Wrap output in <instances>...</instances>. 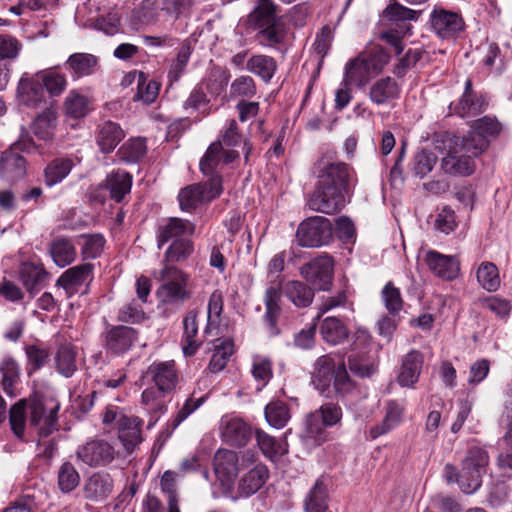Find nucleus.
I'll use <instances>...</instances> for the list:
<instances>
[{
  "label": "nucleus",
  "mask_w": 512,
  "mask_h": 512,
  "mask_svg": "<svg viewBox=\"0 0 512 512\" xmlns=\"http://www.w3.org/2000/svg\"><path fill=\"white\" fill-rule=\"evenodd\" d=\"M352 174L345 163L326 164L318 174L316 189L307 205L316 212L335 214L345 206V195L351 188Z\"/></svg>",
  "instance_id": "obj_1"
},
{
  "label": "nucleus",
  "mask_w": 512,
  "mask_h": 512,
  "mask_svg": "<svg viewBox=\"0 0 512 512\" xmlns=\"http://www.w3.org/2000/svg\"><path fill=\"white\" fill-rule=\"evenodd\" d=\"M58 406L47 412L45 403L39 399H21L9 410V424L13 434L28 441L34 434L39 437L48 436L54 429L57 420Z\"/></svg>",
  "instance_id": "obj_2"
},
{
  "label": "nucleus",
  "mask_w": 512,
  "mask_h": 512,
  "mask_svg": "<svg viewBox=\"0 0 512 512\" xmlns=\"http://www.w3.org/2000/svg\"><path fill=\"white\" fill-rule=\"evenodd\" d=\"M486 149V142L479 135L472 138L448 139L441 150V169L453 176H469L476 168L474 158Z\"/></svg>",
  "instance_id": "obj_3"
},
{
  "label": "nucleus",
  "mask_w": 512,
  "mask_h": 512,
  "mask_svg": "<svg viewBox=\"0 0 512 512\" xmlns=\"http://www.w3.org/2000/svg\"><path fill=\"white\" fill-rule=\"evenodd\" d=\"M273 0H258L249 14V22L259 28L258 39L262 45L275 46L284 41L287 28L284 21L276 16Z\"/></svg>",
  "instance_id": "obj_4"
},
{
  "label": "nucleus",
  "mask_w": 512,
  "mask_h": 512,
  "mask_svg": "<svg viewBox=\"0 0 512 512\" xmlns=\"http://www.w3.org/2000/svg\"><path fill=\"white\" fill-rule=\"evenodd\" d=\"M487 463L488 455L485 450H468L459 473L453 465L445 466L446 479L448 482H458L465 494H472L481 486V472Z\"/></svg>",
  "instance_id": "obj_5"
},
{
  "label": "nucleus",
  "mask_w": 512,
  "mask_h": 512,
  "mask_svg": "<svg viewBox=\"0 0 512 512\" xmlns=\"http://www.w3.org/2000/svg\"><path fill=\"white\" fill-rule=\"evenodd\" d=\"M157 279L162 282L157 290L161 302L183 303L191 298L192 293L188 289L190 276L176 266L164 264Z\"/></svg>",
  "instance_id": "obj_6"
},
{
  "label": "nucleus",
  "mask_w": 512,
  "mask_h": 512,
  "mask_svg": "<svg viewBox=\"0 0 512 512\" xmlns=\"http://www.w3.org/2000/svg\"><path fill=\"white\" fill-rule=\"evenodd\" d=\"M333 230L329 219L323 216L307 218L297 228L296 240L303 247H320L332 239Z\"/></svg>",
  "instance_id": "obj_7"
},
{
  "label": "nucleus",
  "mask_w": 512,
  "mask_h": 512,
  "mask_svg": "<svg viewBox=\"0 0 512 512\" xmlns=\"http://www.w3.org/2000/svg\"><path fill=\"white\" fill-rule=\"evenodd\" d=\"M343 416L342 408L333 402H327L306 418V437L319 445L325 438V427L338 424Z\"/></svg>",
  "instance_id": "obj_8"
},
{
  "label": "nucleus",
  "mask_w": 512,
  "mask_h": 512,
  "mask_svg": "<svg viewBox=\"0 0 512 512\" xmlns=\"http://www.w3.org/2000/svg\"><path fill=\"white\" fill-rule=\"evenodd\" d=\"M299 273L315 291H328L333 282L334 261L328 255H321L303 264Z\"/></svg>",
  "instance_id": "obj_9"
},
{
  "label": "nucleus",
  "mask_w": 512,
  "mask_h": 512,
  "mask_svg": "<svg viewBox=\"0 0 512 512\" xmlns=\"http://www.w3.org/2000/svg\"><path fill=\"white\" fill-rule=\"evenodd\" d=\"M31 141L19 140L9 149L3 151L0 155V178L10 184H13L26 175L27 163L25 158L17 150H28Z\"/></svg>",
  "instance_id": "obj_10"
},
{
  "label": "nucleus",
  "mask_w": 512,
  "mask_h": 512,
  "mask_svg": "<svg viewBox=\"0 0 512 512\" xmlns=\"http://www.w3.org/2000/svg\"><path fill=\"white\" fill-rule=\"evenodd\" d=\"M238 158L239 153L237 151L225 150L221 146V141H214L208 146L200 160V170L207 177V181L212 182L214 178H217L222 186L221 169Z\"/></svg>",
  "instance_id": "obj_11"
},
{
  "label": "nucleus",
  "mask_w": 512,
  "mask_h": 512,
  "mask_svg": "<svg viewBox=\"0 0 512 512\" xmlns=\"http://www.w3.org/2000/svg\"><path fill=\"white\" fill-rule=\"evenodd\" d=\"M253 461L251 450H216L213 458L214 471L222 481H231L240 467Z\"/></svg>",
  "instance_id": "obj_12"
},
{
  "label": "nucleus",
  "mask_w": 512,
  "mask_h": 512,
  "mask_svg": "<svg viewBox=\"0 0 512 512\" xmlns=\"http://www.w3.org/2000/svg\"><path fill=\"white\" fill-rule=\"evenodd\" d=\"M222 191L223 186L220 185L217 178H214L212 182L206 181L185 187L178 195L180 208L183 211H190L200 204L217 198Z\"/></svg>",
  "instance_id": "obj_13"
},
{
  "label": "nucleus",
  "mask_w": 512,
  "mask_h": 512,
  "mask_svg": "<svg viewBox=\"0 0 512 512\" xmlns=\"http://www.w3.org/2000/svg\"><path fill=\"white\" fill-rule=\"evenodd\" d=\"M138 331L132 327L109 326L103 333V345L108 353L123 355L138 342Z\"/></svg>",
  "instance_id": "obj_14"
},
{
  "label": "nucleus",
  "mask_w": 512,
  "mask_h": 512,
  "mask_svg": "<svg viewBox=\"0 0 512 512\" xmlns=\"http://www.w3.org/2000/svg\"><path fill=\"white\" fill-rule=\"evenodd\" d=\"M430 23L436 34L443 39L456 37L465 26L459 13L438 6L430 14Z\"/></svg>",
  "instance_id": "obj_15"
},
{
  "label": "nucleus",
  "mask_w": 512,
  "mask_h": 512,
  "mask_svg": "<svg viewBox=\"0 0 512 512\" xmlns=\"http://www.w3.org/2000/svg\"><path fill=\"white\" fill-rule=\"evenodd\" d=\"M17 99L27 107L38 108L46 104V94L38 74H22L17 86Z\"/></svg>",
  "instance_id": "obj_16"
},
{
  "label": "nucleus",
  "mask_w": 512,
  "mask_h": 512,
  "mask_svg": "<svg viewBox=\"0 0 512 512\" xmlns=\"http://www.w3.org/2000/svg\"><path fill=\"white\" fill-rule=\"evenodd\" d=\"M282 294L284 293L281 281L275 280L269 282L263 298L265 304V313L263 318L271 336L279 334L277 322L281 313L280 302Z\"/></svg>",
  "instance_id": "obj_17"
},
{
  "label": "nucleus",
  "mask_w": 512,
  "mask_h": 512,
  "mask_svg": "<svg viewBox=\"0 0 512 512\" xmlns=\"http://www.w3.org/2000/svg\"><path fill=\"white\" fill-rule=\"evenodd\" d=\"M424 262L430 271L444 280L456 279L460 272L459 261L451 255H444L435 250L425 253Z\"/></svg>",
  "instance_id": "obj_18"
},
{
  "label": "nucleus",
  "mask_w": 512,
  "mask_h": 512,
  "mask_svg": "<svg viewBox=\"0 0 512 512\" xmlns=\"http://www.w3.org/2000/svg\"><path fill=\"white\" fill-rule=\"evenodd\" d=\"M252 428L239 418L223 419L221 423L222 441L229 446L244 447L252 439Z\"/></svg>",
  "instance_id": "obj_19"
},
{
  "label": "nucleus",
  "mask_w": 512,
  "mask_h": 512,
  "mask_svg": "<svg viewBox=\"0 0 512 512\" xmlns=\"http://www.w3.org/2000/svg\"><path fill=\"white\" fill-rule=\"evenodd\" d=\"M424 362L423 354L418 350H411L401 361L396 378L401 387L414 388L418 382Z\"/></svg>",
  "instance_id": "obj_20"
},
{
  "label": "nucleus",
  "mask_w": 512,
  "mask_h": 512,
  "mask_svg": "<svg viewBox=\"0 0 512 512\" xmlns=\"http://www.w3.org/2000/svg\"><path fill=\"white\" fill-rule=\"evenodd\" d=\"M65 68L73 80L88 77L100 69L99 58L91 53L76 52L65 61Z\"/></svg>",
  "instance_id": "obj_21"
},
{
  "label": "nucleus",
  "mask_w": 512,
  "mask_h": 512,
  "mask_svg": "<svg viewBox=\"0 0 512 512\" xmlns=\"http://www.w3.org/2000/svg\"><path fill=\"white\" fill-rule=\"evenodd\" d=\"M114 489V481L108 473H94L87 478L83 485L84 497L92 502L106 500Z\"/></svg>",
  "instance_id": "obj_22"
},
{
  "label": "nucleus",
  "mask_w": 512,
  "mask_h": 512,
  "mask_svg": "<svg viewBox=\"0 0 512 512\" xmlns=\"http://www.w3.org/2000/svg\"><path fill=\"white\" fill-rule=\"evenodd\" d=\"M157 388L172 392L178 383V373L173 360L153 362L147 370Z\"/></svg>",
  "instance_id": "obj_23"
},
{
  "label": "nucleus",
  "mask_w": 512,
  "mask_h": 512,
  "mask_svg": "<svg viewBox=\"0 0 512 512\" xmlns=\"http://www.w3.org/2000/svg\"><path fill=\"white\" fill-rule=\"evenodd\" d=\"M93 269L91 263L71 267L62 273L56 285L62 287L69 295H73L81 285L92 280Z\"/></svg>",
  "instance_id": "obj_24"
},
{
  "label": "nucleus",
  "mask_w": 512,
  "mask_h": 512,
  "mask_svg": "<svg viewBox=\"0 0 512 512\" xmlns=\"http://www.w3.org/2000/svg\"><path fill=\"white\" fill-rule=\"evenodd\" d=\"M169 394L170 392L157 387H148L142 392L141 403L144 405L147 412L154 417V419L149 422L148 428L154 426L159 417L166 413Z\"/></svg>",
  "instance_id": "obj_25"
},
{
  "label": "nucleus",
  "mask_w": 512,
  "mask_h": 512,
  "mask_svg": "<svg viewBox=\"0 0 512 512\" xmlns=\"http://www.w3.org/2000/svg\"><path fill=\"white\" fill-rule=\"evenodd\" d=\"M195 225L180 218H170L158 228L157 242L160 249L170 240L182 239L186 235H192Z\"/></svg>",
  "instance_id": "obj_26"
},
{
  "label": "nucleus",
  "mask_w": 512,
  "mask_h": 512,
  "mask_svg": "<svg viewBox=\"0 0 512 512\" xmlns=\"http://www.w3.org/2000/svg\"><path fill=\"white\" fill-rule=\"evenodd\" d=\"M142 424V419L137 416H122L118 420V438L125 448H135L142 443Z\"/></svg>",
  "instance_id": "obj_27"
},
{
  "label": "nucleus",
  "mask_w": 512,
  "mask_h": 512,
  "mask_svg": "<svg viewBox=\"0 0 512 512\" xmlns=\"http://www.w3.org/2000/svg\"><path fill=\"white\" fill-rule=\"evenodd\" d=\"M401 88L392 77H384L375 81L369 90V99L380 106L399 98Z\"/></svg>",
  "instance_id": "obj_28"
},
{
  "label": "nucleus",
  "mask_w": 512,
  "mask_h": 512,
  "mask_svg": "<svg viewBox=\"0 0 512 512\" xmlns=\"http://www.w3.org/2000/svg\"><path fill=\"white\" fill-rule=\"evenodd\" d=\"M285 297L297 308L309 307L315 297V290L306 282L289 280L283 285Z\"/></svg>",
  "instance_id": "obj_29"
},
{
  "label": "nucleus",
  "mask_w": 512,
  "mask_h": 512,
  "mask_svg": "<svg viewBox=\"0 0 512 512\" xmlns=\"http://www.w3.org/2000/svg\"><path fill=\"white\" fill-rule=\"evenodd\" d=\"M125 134L119 124L106 121L96 132V144L102 153L112 152L124 138Z\"/></svg>",
  "instance_id": "obj_30"
},
{
  "label": "nucleus",
  "mask_w": 512,
  "mask_h": 512,
  "mask_svg": "<svg viewBox=\"0 0 512 512\" xmlns=\"http://www.w3.org/2000/svg\"><path fill=\"white\" fill-rule=\"evenodd\" d=\"M337 364L331 355H323L319 357L315 363V371L313 375V384L320 393L324 394L334 381Z\"/></svg>",
  "instance_id": "obj_31"
},
{
  "label": "nucleus",
  "mask_w": 512,
  "mask_h": 512,
  "mask_svg": "<svg viewBox=\"0 0 512 512\" xmlns=\"http://www.w3.org/2000/svg\"><path fill=\"white\" fill-rule=\"evenodd\" d=\"M269 478V471L264 465H257L241 477L238 483V493L249 497L258 492Z\"/></svg>",
  "instance_id": "obj_32"
},
{
  "label": "nucleus",
  "mask_w": 512,
  "mask_h": 512,
  "mask_svg": "<svg viewBox=\"0 0 512 512\" xmlns=\"http://www.w3.org/2000/svg\"><path fill=\"white\" fill-rule=\"evenodd\" d=\"M198 312L196 310L188 311L183 318L182 350L185 356L194 355L201 342L196 339L198 334Z\"/></svg>",
  "instance_id": "obj_33"
},
{
  "label": "nucleus",
  "mask_w": 512,
  "mask_h": 512,
  "mask_svg": "<svg viewBox=\"0 0 512 512\" xmlns=\"http://www.w3.org/2000/svg\"><path fill=\"white\" fill-rule=\"evenodd\" d=\"M49 252L54 263L61 268L71 264L77 256L73 242L62 236L55 237L51 241Z\"/></svg>",
  "instance_id": "obj_34"
},
{
  "label": "nucleus",
  "mask_w": 512,
  "mask_h": 512,
  "mask_svg": "<svg viewBox=\"0 0 512 512\" xmlns=\"http://www.w3.org/2000/svg\"><path fill=\"white\" fill-rule=\"evenodd\" d=\"M131 186L132 176L124 170L112 171L105 180V188L116 202H120L131 191Z\"/></svg>",
  "instance_id": "obj_35"
},
{
  "label": "nucleus",
  "mask_w": 512,
  "mask_h": 512,
  "mask_svg": "<svg viewBox=\"0 0 512 512\" xmlns=\"http://www.w3.org/2000/svg\"><path fill=\"white\" fill-rule=\"evenodd\" d=\"M305 512H326L328 490L323 477L318 478L304 500Z\"/></svg>",
  "instance_id": "obj_36"
},
{
  "label": "nucleus",
  "mask_w": 512,
  "mask_h": 512,
  "mask_svg": "<svg viewBox=\"0 0 512 512\" xmlns=\"http://www.w3.org/2000/svg\"><path fill=\"white\" fill-rule=\"evenodd\" d=\"M47 277L45 269L33 263H23L19 269V278L29 293L42 288Z\"/></svg>",
  "instance_id": "obj_37"
},
{
  "label": "nucleus",
  "mask_w": 512,
  "mask_h": 512,
  "mask_svg": "<svg viewBox=\"0 0 512 512\" xmlns=\"http://www.w3.org/2000/svg\"><path fill=\"white\" fill-rule=\"evenodd\" d=\"M66 114L71 118H83L88 115L92 109L91 99L77 89L68 92L64 100Z\"/></svg>",
  "instance_id": "obj_38"
},
{
  "label": "nucleus",
  "mask_w": 512,
  "mask_h": 512,
  "mask_svg": "<svg viewBox=\"0 0 512 512\" xmlns=\"http://www.w3.org/2000/svg\"><path fill=\"white\" fill-rule=\"evenodd\" d=\"M246 69L268 83L277 70V64L271 56L258 54L247 60Z\"/></svg>",
  "instance_id": "obj_39"
},
{
  "label": "nucleus",
  "mask_w": 512,
  "mask_h": 512,
  "mask_svg": "<svg viewBox=\"0 0 512 512\" xmlns=\"http://www.w3.org/2000/svg\"><path fill=\"white\" fill-rule=\"evenodd\" d=\"M74 166L71 158H56L52 160L44 169V182L48 187H52L62 182L71 172Z\"/></svg>",
  "instance_id": "obj_40"
},
{
  "label": "nucleus",
  "mask_w": 512,
  "mask_h": 512,
  "mask_svg": "<svg viewBox=\"0 0 512 512\" xmlns=\"http://www.w3.org/2000/svg\"><path fill=\"white\" fill-rule=\"evenodd\" d=\"M44 90L51 97H59L67 88L68 81L65 74L58 72L54 68H48L37 72Z\"/></svg>",
  "instance_id": "obj_41"
},
{
  "label": "nucleus",
  "mask_w": 512,
  "mask_h": 512,
  "mask_svg": "<svg viewBox=\"0 0 512 512\" xmlns=\"http://www.w3.org/2000/svg\"><path fill=\"white\" fill-rule=\"evenodd\" d=\"M475 274L478 284L487 292H495L500 288L499 270L494 263L489 261L480 263Z\"/></svg>",
  "instance_id": "obj_42"
},
{
  "label": "nucleus",
  "mask_w": 512,
  "mask_h": 512,
  "mask_svg": "<svg viewBox=\"0 0 512 512\" xmlns=\"http://www.w3.org/2000/svg\"><path fill=\"white\" fill-rule=\"evenodd\" d=\"M234 351L233 341L230 339H217L214 341V350L208 365V370L212 373L222 371Z\"/></svg>",
  "instance_id": "obj_43"
},
{
  "label": "nucleus",
  "mask_w": 512,
  "mask_h": 512,
  "mask_svg": "<svg viewBox=\"0 0 512 512\" xmlns=\"http://www.w3.org/2000/svg\"><path fill=\"white\" fill-rule=\"evenodd\" d=\"M485 107L481 97L462 95L457 103L450 105V110L462 118H470L481 114Z\"/></svg>",
  "instance_id": "obj_44"
},
{
  "label": "nucleus",
  "mask_w": 512,
  "mask_h": 512,
  "mask_svg": "<svg viewBox=\"0 0 512 512\" xmlns=\"http://www.w3.org/2000/svg\"><path fill=\"white\" fill-rule=\"evenodd\" d=\"M372 76L374 75L363 60H360L359 55L350 60L345 66L344 79L346 83H352L362 87L368 83Z\"/></svg>",
  "instance_id": "obj_45"
},
{
  "label": "nucleus",
  "mask_w": 512,
  "mask_h": 512,
  "mask_svg": "<svg viewBox=\"0 0 512 512\" xmlns=\"http://www.w3.org/2000/svg\"><path fill=\"white\" fill-rule=\"evenodd\" d=\"M161 84L148 79L144 72H139L137 80V92L133 96L134 101H142L144 104L153 103L159 95Z\"/></svg>",
  "instance_id": "obj_46"
},
{
  "label": "nucleus",
  "mask_w": 512,
  "mask_h": 512,
  "mask_svg": "<svg viewBox=\"0 0 512 512\" xmlns=\"http://www.w3.org/2000/svg\"><path fill=\"white\" fill-rule=\"evenodd\" d=\"M183 107L186 110L192 109L199 112L202 117H207L212 112L210 99L207 97L203 84H197L184 101Z\"/></svg>",
  "instance_id": "obj_47"
},
{
  "label": "nucleus",
  "mask_w": 512,
  "mask_h": 512,
  "mask_svg": "<svg viewBox=\"0 0 512 512\" xmlns=\"http://www.w3.org/2000/svg\"><path fill=\"white\" fill-rule=\"evenodd\" d=\"M229 78L230 75L226 70L213 67L199 84H203L204 90L206 89L211 95L219 96L226 89Z\"/></svg>",
  "instance_id": "obj_48"
},
{
  "label": "nucleus",
  "mask_w": 512,
  "mask_h": 512,
  "mask_svg": "<svg viewBox=\"0 0 512 512\" xmlns=\"http://www.w3.org/2000/svg\"><path fill=\"white\" fill-rule=\"evenodd\" d=\"M251 373L257 383V389H263L273 376L272 361L263 355L252 357Z\"/></svg>",
  "instance_id": "obj_49"
},
{
  "label": "nucleus",
  "mask_w": 512,
  "mask_h": 512,
  "mask_svg": "<svg viewBox=\"0 0 512 512\" xmlns=\"http://www.w3.org/2000/svg\"><path fill=\"white\" fill-rule=\"evenodd\" d=\"M321 335L326 342L338 344L348 337V330L339 319L327 317L321 324Z\"/></svg>",
  "instance_id": "obj_50"
},
{
  "label": "nucleus",
  "mask_w": 512,
  "mask_h": 512,
  "mask_svg": "<svg viewBox=\"0 0 512 512\" xmlns=\"http://www.w3.org/2000/svg\"><path fill=\"white\" fill-rule=\"evenodd\" d=\"M0 372L2 374L1 385L3 391L9 396H14V386L17 384L20 376L18 364L14 359L6 357L0 365Z\"/></svg>",
  "instance_id": "obj_51"
},
{
  "label": "nucleus",
  "mask_w": 512,
  "mask_h": 512,
  "mask_svg": "<svg viewBox=\"0 0 512 512\" xmlns=\"http://www.w3.org/2000/svg\"><path fill=\"white\" fill-rule=\"evenodd\" d=\"M404 411V407L395 401H391L388 403L387 412L385 419L381 425H376L370 429L371 438L375 439L380 435L386 433L391 428H393L396 424H398L401 420L402 414Z\"/></svg>",
  "instance_id": "obj_52"
},
{
  "label": "nucleus",
  "mask_w": 512,
  "mask_h": 512,
  "mask_svg": "<svg viewBox=\"0 0 512 512\" xmlns=\"http://www.w3.org/2000/svg\"><path fill=\"white\" fill-rule=\"evenodd\" d=\"M80 483V474L70 462H64L58 469L57 484L59 490L64 493H70L75 490Z\"/></svg>",
  "instance_id": "obj_53"
},
{
  "label": "nucleus",
  "mask_w": 512,
  "mask_h": 512,
  "mask_svg": "<svg viewBox=\"0 0 512 512\" xmlns=\"http://www.w3.org/2000/svg\"><path fill=\"white\" fill-rule=\"evenodd\" d=\"M193 250L194 247L191 240L187 238L176 239L166 250L162 263L163 265H172L171 263L182 262L192 254Z\"/></svg>",
  "instance_id": "obj_54"
},
{
  "label": "nucleus",
  "mask_w": 512,
  "mask_h": 512,
  "mask_svg": "<svg viewBox=\"0 0 512 512\" xmlns=\"http://www.w3.org/2000/svg\"><path fill=\"white\" fill-rule=\"evenodd\" d=\"M147 147L142 138H133L126 141L117 151L121 161L127 163L138 162L146 154Z\"/></svg>",
  "instance_id": "obj_55"
},
{
  "label": "nucleus",
  "mask_w": 512,
  "mask_h": 512,
  "mask_svg": "<svg viewBox=\"0 0 512 512\" xmlns=\"http://www.w3.org/2000/svg\"><path fill=\"white\" fill-rule=\"evenodd\" d=\"M55 361L58 372L67 378L71 377L77 370L76 351L74 347L70 345H62L59 347Z\"/></svg>",
  "instance_id": "obj_56"
},
{
  "label": "nucleus",
  "mask_w": 512,
  "mask_h": 512,
  "mask_svg": "<svg viewBox=\"0 0 512 512\" xmlns=\"http://www.w3.org/2000/svg\"><path fill=\"white\" fill-rule=\"evenodd\" d=\"M360 60L366 64L373 75L381 73L390 60L389 54L382 47H372L359 54Z\"/></svg>",
  "instance_id": "obj_57"
},
{
  "label": "nucleus",
  "mask_w": 512,
  "mask_h": 512,
  "mask_svg": "<svg viewBox=\"0 0 512 512\" xmlns=\"http://www.w3.org/2000/svg\"><path fill=\"white\" fill-rule=\"evenodd\" d=\"M265 418L270 426L280 429L283 428L290 419L288 406L281 401H273L265 407Z\"/></svg>",
  "instance_id": "obj_58"
},
{
  "label": "nucleus",
  "mask_w": 512,
  "mask_h": 512,
  "mask_svg": "<svg viewBox=\"0 0 512 512\" xmlns=\"http://www.w3.org/2000/svg\"><path fill=\"white\" fill-rule=\"evenodd\" d=\"M192 46L190 40H185L177 53V57L173 60L169 71H168V79L170 83L176 82L180 79L181 75L186 69L188 61L190 59L192 53Z\"/></svg>",
  "instance_id": "obj_59"
},
{
  "label": "nucleus",
  "mask_w": 512,
  "mask_h": 512,
  "mask_svg": "<svg viewBox=\"0 0 512 512\" xmlns=\"http://www.w3.org/2000/svg\"><path fill=\"white\" fill-rule=\"evenodd\" d=\"M115 457L114 450H77V459L90 467L106 466Z\"/></svg>",
  "instance_id": "obj_60"
},
{
  "label": "nucleus",
  "mask_w": 512,
  "mask_h": 512,
  "mask_svg": "<svg viewBox=\"0 0 512 512\" xmlns=\"http://www.w3.org/2000/svg\"><path fill=\"white\" fill-rule=\"evenodd\" d=\"M161 490L167 495L168 512H180L179 498L176 491V474L172 471H165L161 477Z\"/></svg>",
  "instance_id": "obj_61"
},
{
  "label": "nucleus",
  "mask_w": 512,
  "mask_h": 512,
  "mask_svg": "<svg viewBox=\"0 0 512 512\" xmlns=\"http://www.w3.org/2000/svg\"><path fill=\"white\" fill-rule=\"evenodd\" d=\"M479 302L482 308L489 310L501 319L507 318L512 310L511 301L498 295L480 298Z\"/></svg>",
  "instance_id": "obj_62"
},
{
  "label": "nucleus",
  "mask_w": 512,
  "mask_h": 512,
  "mask_svg": "<svg viewBox=\"0 0 512 512\" xmlns=\"http://www.w3.org/2000/svg\"><path fill=\"white\" fill-rule=\"evenodd\" d=\"M56 113L47 109L34 120V133L43 140H47L52 136V131L56 126Z\"/></svg>",
  "instance_id": "obj_63"
},
{
  "label": "nucleus",
  "mask_w": 512,
  "mask_h": 512,
  "mask_svg": "<svg viewBox=\"0 0 512 512\" xmlns=\"http://www.w3.org/2000/svg\"><path fill=\"white\" fill-rule=\"evenodd\" d=\"M81 255L84 260L95 259L103 251L105 239L101 234L82 235Z\"/></svg>",
  "instance_id": "obj_64"
}]
</instances>
